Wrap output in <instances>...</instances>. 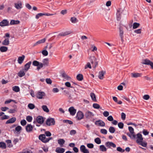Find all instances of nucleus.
Here are the masks:
<instances>
[{"label": "nucleus", "mask_w": 153, "mask_h": 153, "mask_svg": "<svg viewBox=\"0 0 153 153\" xmlns=\"http://www.w3.org/2000/svg\"><path fill=\"white\" fill-rule=\"evenodd\" d=\"M48 59L45 58L42 60L43 63L39 62L36 60H34L32 62V65L34 66H36L37 70L39 71L44 66H48L49 65Z\"/></svg>", "instance_id": "1"}, {"label": "nucleus", "mask_w": 153, "mask_h": 153, "mask_svg": "<svg viewBox=\"0 0 153 153\" xmlns=\"http://www.w3.org/2000/svg\"><path fill=\"white\" fill-rule=\"evenodd\" d=\"M141 63L143 64L150 66L151 69L153 70V62L149 59H143Z\"/></svg>", "instance_id": "2"}, {"label": "nucleus", "mask_w": 153, "mask_h": 153, "mask_svg": "<svg viewBox=\"0 0 153 153\" xmlns=\"http://www.w3.org/2000/svg\"><path fill=\"white\" fill-rule=\"evenodd\" d=\"M46 124L48 126L54 125L55 124V121L54 118H48L46 120Z\"/></svg>", "instance_id": "3"}, {"label": "nucleus", "mask_w": 153, "mask_h": 153, "mask_svg": "<svg viewBox=\"0 0 153 153\" xmlns=\"http://www.w3.org/2000/svg\"><path fill=\"white\" fill-rule=\"evenodd\" d=\"M45 119V118L42 116H39L36 118V121H34L33 123H34L37 122L39 124H42L44 123Z\"/></svg>", "instance_id": "4"}, {"label": "nucleus", "mask_w": 153, "mask_h": 153, "mask_svg": "<svg viewBox=\"0 0 153 153\" xmlns=\"http://www.w3.org/2000/svg\"><path fill=\"white\" fill-rule=\"evenodd\" d=\"M84 117V114L81 111H79L76 114V118L78 120H80L83 119Z\"/></svg>", "instance_id": "5"}, {"label": "nucleus", "mask_w": 153, "mask_h": 153, "mask_svg": "<svg viewBox=\"0 0 153 153\" xmlns=\"http://www.w3.org/2000/svg\"><path fill=\"white\" fill-rule=\"evenodd\" d=\"M53 15V14H51L48 13H40L37 14L36 15V18L38 19L40 17H41L43 16H52Z\"/></svg>", "instance_id": "6"}, {"label": "nucleus", "mask_w": 153, "mask_h": 153, "mask_svg": "<svg viewBox=\"0 0 153 153\" xmlns=\"http://www.w3.org/2000/svg\"><path fill=\"white\" fill-rule=\"evenodd\" d=\"M45 93L44 92L39 91L36 93V97L39 99H42L43 98V97L45 96Z\"/></svg>", "instance_id": "7"}, {"label": "nucleus", "mask_w": 153, "mask_h": 153, "mask_svg": "<svg viewBox=\"0 0 153 153\" xmlns=\"http://www.w3.org/2000/svg\"><path fill=\"white\" fill-rule=\"evenodd\" d=\"M15 7L17 9H20L22 7V3L21 1H19L16 3H14Z\"/></svg>", "instance_id": "8"}, {"label": "nucleus", "mask_w": 153, "mask_h": 153, "mask_svg": "<svg viewBox=\"0 0 153 153\" xmlns=\"http://www.w3.org/2000/svg\"><path fill=\"white\" fill-rule=\"evenodd\" d=\"M94 116V114L91 112L88 111H86L85 114V116L87 119H90Z\"/></svg>", "instance_id": "9"}, {"label": "nucleus", "mask_w": 153, "mask_h": 153, "mask_svg": "<svg viewBox=\"0 0 153 153\" xmlns=\"http://www.w3.org/2000/svg\"><path fill=\"white\" fill-rule=\"evenodd\" d=\"M31 63V62L29 61L25 65L24 68L23 70H24V71H25V72H26L30 68Z\"/></svg>", "instance_id": "10"}, {"label": "nucleus", "mask_w": 153, "mask_h": 153, "mask_svg": "<svg viewBox=\"0 0 153 153\" xmlns=\"http://www.w3.org/2000/svg\"><path fill=\"white\" fill-rule=\"evenodd\" d=\"M80 151L83 153H89V152L84 145H81L80 147Z\"/></svg>", "instance_id": "11"}, {"label": "nucleus", "mask_w": 153, "mask_h": 153, "mask_svg": "<svg viewBox=\"0 0 153 153\" xmlns=\"http://www.w3.org/2000/svg\"><path fill=\"white\" fill-rule=\"evenodd\" d=\"M9 25V21L7 19H3L0 22V26L1 27L8 26Z\"/></svg>", "instance_id": "12"}, {"label": "nucleus", "mask_w": 153, "mask_h": 153, "mask_svg": "<svg viewBox=\"0 0 153 153\" xmlns=\"http://www.w3.org/2000/svg\"><path fill=\"white\" fill-rule=\"evenodd\" d=\"M68 111L70 112V114L72 116H74L76 112V110L73 106L69 108Z\"/></svg>", "instance_id": "13"}, {"label": "nucleus", "mask_w": 153, "mask_h": 153, "mask_svg": "<svg viewBox=\"0 0 153 153\" xmlns=\"http://www.w3.org/2000/svg\"><path fill=\"white\" fill-rule=\"evenodd\" d=\"M95 124L96 125L101 126H104L105 125V123L101 120H99L96 121Z\"/></svg>", "instance_id": "14"}, {"label": "nucleus", "mask_w": 153, "mask_h": 153, "mask_svg": "<svg viewBox=\"0 0 153 153\" xmlns=\"http://www.w3.org/2000/svg\"><path fill=\"white\" fill-rule=\"evenodd\" d=\"M105 146L108 148H110L111 147H112L113 148H115L116 147V145L113 142H107L105 143Z\"/></svg>", "instance_id": "15"}, {"label": "nucleus", "mask_w": 153, "mask_h": 153, "mask_svg": "<svg viewBox=\"0 0 153 153\" xmlns=\"http://www.w3.org/2000/svg\"><path fill=\"white\" fill-rule=\"evenodd\" d=\"M137 140H136L137 143H140V142L143 140V138L142 137V135L140 133H138L137 135Z\"/></svg>", "instance_id": "16"}, {"label": "nucleus", "mask_w": 153, "mask_h": 153, "mask_svg": "<svg viewBox=\"0 0 153 153\" xmlns=\"http://www.w3.org/2000/svg\"><path fill=\"white\" fill-rule=\"evenodd\" d=\"M122 12L120 10H117L116 13L117 19L118 21H120L121 18Z\"/></svg>", "instance_id": "17"}, {"label": "nucleus", "mask_w": 153, "mask_h": 153, "mask_svg": "<svg viewBox=\"0 0 153 153\" xmlns=\"http://www.w3.org/2000/svg\"><path fill=\"white\" fill-rule=\"evenodd\" d=\"M16 118L15 117H13L7 120L6 122V124H11L14 123L16 121Z\"/></svg>", "instance_id": "18"}, {"label": "nucleus", "mask_w": 153, "mask_h": 153, "mask_svg": "<svg viewBox=\"0 0 153 153\" xmlns=\"http://www.w3.org/2000/svg\"><path fill=\"white\" fill-rule=\"evenodd\" d=\"M26 130L27 132L31 131L33 129V127L30 124H28L26 126Z\"/></svg>", "instance_id": "19"}, {"label": "nucleus", "mask_w": 153, "mask_h": 153, "mask_svg": "<svg viewBox=\"0 0 153 153\" xmlns=\"http://www.w3.org/2000/svg\"><path fill=\"white\" fill-rule=\"evenodd\" d=\"M131 76L134 78H137L141 77L142 75V73H132L131 74Z\"/></svg>", "instance_id": "20"}, {"label": "nucleus", "mask_w": 153, "mask_h": 153, "mask_svg": "<svg viewBox=\"0 0 153 153\" xmlns=\"http://www.w3.org/2000/svg\"><path fill=\"white\" fill-rule=\"evenodd\" d=\"M55 151L57 153H63L65 152V149L62 148L57 147Z\"/></svg>", "instance_id": "21"}, {"label": "nucleus", "mask_w": 153, "mask_h": 153, "mask_svg": "<svg viewBox=\"0 0 153 153\" xmlns=\"http://www.w3.org/2000/svg\"><path fill=\"white\" fill-rule=\"evenodd\" d=\"M25 56L23 55L21 56H19L18 58V62L19 64H21L23 62L25 58Z\"/></svg>", "instance_id": "22"}, {"label": "nucleus", "mask_w": 153, "mask_h": 153, "mask_svg": "<svg viewBox=\"0 0 153 153\" xmlns=\"http://www.w3.org/2000/svg\"><path fill=\"white\" fill-rule=\"evenodd\" d=\"M45 38H43L41 40H39L34 44L33 46H34L38 44L44 43L45 42Z\"/></svg>", "instance_id": "23"}, {"label": "nucleus", "mask_w": 153, "mask_h": 153, "mask_svg": "<svg viewBox=\"0 0 153 153\" xmlns=\"http://www.w3.org/2000/svg\"><path fill=\"white\" fill-rule=\"evenodd\" d=\"M105 73V72L103 71H100L99 73L98 76L99 78L100 79H102L103 78V77Z\"/></svg>", "instance_id": "24"}, {"label": "nucleus", "mask_w": 153, "mask_h": 153, "mask_svg": "<svg viewBox=\"0 0 153 153\" xmlns=\"http://www.w3.org/2000/svg\"><path fill=\"white\" fill-rule=\"evenodd\" d=\"M25 72L24 71V70H20L18 72L17 74L19 77H22L25 75Z\"/></svg>", "instance_id": "25"}, {"label": "nucleus", "mask_w": 153, "mask_h": 153, "mask_svg": "<svg viewBox=\"0 0 153 153\" xmlns=\"http://www.w3.org/2000/svg\"><path fill=\"white\" fill-rule=\"evenodd\" d=\"M71 32L69 31H66L65 32H62L59 34V36H64L70 34Z\"/></svg>", "instance_id": "26"}, {"label": "nucleus", "mask_w": 153, "mask_h": 153, "mask_svg": "<svg viewBox=\"0 0 153 153\" xmlns=\"http://www.w3.org/2000/svg\"><path fill=\"white\" fill-rule=\"evenodd\" d=\"M20 23V21L19 20H11L10 22V25H17L19 24Z\"/></svg>", "instance_id": "27"}, {"label": "nucleus", "mask_w": 153, "mask_h": 153, "mask_svg": "<svg viewBox=\"0 0 153 153\" xmlns=\"http://www.w3.org/2000/svg\"><path fill=\"white\" fill-rule=\"evenodd\" d=\"M65 140L63 139H59L58 140V142L61 146L62 147L63 146V145L65 143Z\"/></svg>", "instance_id": "28"}, {"label": "nucleus", "mask_w": 153, "mask_h": 153, "mask_svg": "<svg viewBox=\"0 0 153 153\" xmlns=\"http://www.w3.org/2000/svg\"><path fill=\"white\" fill-rule=\"evenodd\" d=\"M39 140L43 142L44 140L46 139L45 135V134H41L39 136Z\"/></svg>", "instance_id": "29"}, {"label": "nucleus", "mask_w": 153, "mask_h": 153, "mask_svg": "<svg viewBox=\"0 0 153 153\" xmlns=\"http://www.w3.org/2000/svg\"><path fill=\"white\" fill-rule=\"evenodd\" d=\"M10 42L9 39L7 38L5 39L2 42V44L3 45H9Z\"/></svg>", "instance_id": "30"}, {"label": "nucleus", "mask_w": 153, "mask_h": 153, "mask_svg": "<svg viewBox=\"0 0 153 153\" xmlns=\"http://www.w3.org/2000/svg\"><path fill=\"white\" fill-rule=\"evenodd\" d=\"M76 78L78 81H81L83 79V76L81 74H79L77 75Z\"/></svg>", "instance_id": "31"}, {"label": "nucleus", "mask_w": 153, "mask_h": 153, "mask_svg": "<svg viewBox=\"0 0 153 153\" xmlns=\"http://www.w3.org/2000/svg\"><path fill=\"white\" fill-rule=\"evenodd\" d=\"M8 50V48L7 47L2 46L0 47V51L1 52H5Z\"/></svg>", "instance_id": "32"}, {"label": "nucleus", "mask_w": 153, "mask_h": 153, "mask_svg": "<svg viewBox=\"0 0 153 153\" xmlns=\"http://www.w3.org/2000/svg\"><path fill=\"white\" fill-rule=\"evenodd\" d=\"M62 76L63 77L68 80L71 79V77L66 74L64 71L62 74Z\"/></svg>", "instance_id": "33"}, {"label": "nucleus", "mask_w": 153, "mask_h": 153, "mask_svg": "<svg viewBox=\"0 0 153 153\" xmlns=\"http://www.w3.org/2000/svg\"><path fill=\"white\" fill-rule=\"evenodd\" d=\"M90 96L93 101L95 102H97L96 96L95 94L94 93L91 92L90 93Z\"/></svg>", "instance_id": "34"}, {"label": "nucleus", "mask_w": 153, "mask_h": 153, "mask_svg": "<svg viewBox=\"0 0 153 153\" xmlns=\"http://www.w3.org/2000/svg\"><path fill=\"white\" fill-rule=\"evenodd\" d=\"M12 90L16 92H18L20 91V88L18 86H17L13 87Z\"/></svg>", "instance_id": "35"}, {"label": "nucleus", "mask_w": 153, "mask_h": 153, "mask_svg": "<svg viewBox=\"0 0 153 153\" xmlns=\"http://www.w3.org/2000/svg\"><path fill=\"white\" fill-rule=\"evenodd\" d=\"M100 149L102 152H106L107 149L104 145H101L100 146Z\"/></svg>", "instance_id": "36"}, {"label": "nucleus", "mask_w": 153, "mask_h": 153, "mask_svg": "<svg viewBox=\"0 0 153 153\" xmlns=\"http://www.w3.org/2000/svg\"><path fill=\"white\" fill-rule=\"evenodd\" d=\"M42 108L44 111L47 113L49 112V110L46 105H43Z\"/></svg>", "instance_id": "37"}, {"label": "nucleus", "mask_w": 153, "mask_h": 153, "mask_svg": "<svg viewBox=\"0 0 153 153\" xmlns=\"http://www.w3.org/2000/svg\"><path fill=\"white\" fill-rule=\"evenodd\" d=\"M6 142L7 143V145L9 147L11 148L13 146V145L12 144L11 140H7L6 141Z\"/></svg>", "instance_id": "38"}, {"label": "nucleus", "mask_w": 153, "mask_h": 153, "mask_svg": "<svg viewBox=\"0 0 153 153\" xmlns=\"http://www.w3.org/2000/svg\"><path fill=\"white\" fill-rule=\"evenodd\" d=\"M0 148L3 149H5L6 148L5 143L3 142H0Z\"/></svg>", "instance_id": "39"}, {"label": "nucleus", "mask_w": 153, "mask_h": 153, "mask_svg": "<svg viewBox=\"0 0 153 153\" xmlns=\"http://www.w3.org/2000/svg\"><path fill=\"white\" fill-rule=\"evenodd\" d=\"M91 62L92 64L94 63V61H95L97 60V59L95 58L94 56H91L90 58Z\"/></svg>", "instance_id": "40"}, {"label": "nucleus", "mask_w": 153, "mask_h": 153, "mask_svg": "<svg viewBox=\"0 0 153 153\" xmlns=\"http://www.w3.org/2000/svg\"><path fill=\"white\" fill-rule=\"evenodd\" d=\"M140 24L139 23L137 22H134L133 24V29H135L138 28L140 25Z\"/></svg>", "instance_id": "41"}, {"label": "nucleus", "mask_w": 153, "mask_h": 153, "mask_svg": "<svg viewBox=\"0 0 153 153\" xmlns=\"http://www.w3.org/2000/svg\"><path fill=\"white\" fill-rule=\"evenodd\" d=\"M109 131L111 133H114L115 131V128L113 127L110 126L109 128Z\"/></svg>", "instance_id": "42"}, {"label": "nucleus", "mask_w": 153, "mask_h": 153, "mask_svg": "<svg viewBox=\"0 0 153 153\" xmlns=\"http://www.w3.org/2000/svg\"><path fill=\"white\" fill-rule=\"evenodd\" d=\"M13 102L15 103H16L17 102H16V101L15 100H12V99H10L9 100H7L5 101L4 102L5 104H7L10 103L11 102Z\"/></svg>", "instance_id": "43"}, {"label": "nucleus", "mask_w": 153, "mask_h": 153, "mask_svg": "<svg viewBox=\"0 0 153 153\" xmlns=\"http://www.w3.org/2000/svg\"><path fill=\"white\" fill-rule=\"evenodd\" d=\"M28 108L30 109H33L35 108V105L32 103H29L28 105Z\"/></svg>", "instance_id": "44"}, {"label": "nucleus", "mask_w": 153, "mask_h": 153, "mask_svg": "<svg viewBox=\"0 0 153 153\" xmlns=\"http://www.w3.org/2000/svg\"><path fill=\"white\" fill-rule=\"evenodd\" d=\"M94 141L97 144H100L101 143V139L99 137H97L95 138Z\"/></svg>", "instance_id": "45"}, {"label": "nucleus", "mask_w": 153, "mask_h": 153, "mask_svg": "<svg viewBox=\"0 0 153 153\" xmlns=\"http://www.w3.org/2000/svg\"><path fill=\"white\" fill-rule=\"evenodd\" d=\"M119 31L120 36H123V28L121 27H119Z\"/></svg>", "instance_id": "46"}, {"label": "nucleus", "mask_w": 153, "mask_h": 153, "mask_svg": "<svg viewBox=\"0 0 153 153\" xmlns=\"http://www.w3.org/2000/svg\"><path fill=\"white\" fill-rule=\"evenodd\" d=\"M138 143L144 147H146L147 145V143L146 142H143V141L140 142V143Z\"/></svg>", "instance_id": "47"}, {"label": "nucleus", "mask_w": 153, "mask_h": 153, "mask_svg": "<svg viewBox=\"0 0 153 153\" xmlns=\"http://www.w3.org/2000/svg\"><path fill=\"white\" fill-rule=\"evenodd\" d=\"M22 129V127L19 126H18L16 127L15 128V131H17V132H19ZM20 132H19V134Z\"/></svg>", "instance_id": "48"}, {"label": "nucleus", "mask_w": 153, "mask_h": 153, "mask_svg": "<svg viewBox=\"0 0 153 153\" xmlns=\"http://www.w3.org/2000/svg\"><path fill=\"white\" fill-rule=\"evenodd\" d=\"M93 107L94 108L97 109H98L100 108V105L97 103H94L93 105Z\"/></svg>", "instance_id": "49"}, {"label": "nucleus", "mask_w": 153, "mask_h": 153, "mask_svg": "<svg viewBox=\"0 0 153 153\" xmlns=\"http://www.w3.org/2000/svg\"><path fill=\"white\" fill-rule=\"evenodd\" d=\"M118 126L120 128L123 129L124 127V124L122 122H120L118 123Z\"/></svg>", "instance_id": "50"}, {"label": "nucleus", "mask_w": 153, "mask_h": 153, "mask_svg": "<svg viewBox=\"0 0 153 153\" xmlns=\"http://www.w3.org/2000/svg\"><path fill=\"white\" fill-rule=\"evenodd\" d=\"M33 119L32 117L30 116H28L26 117V119L29 122H31Z\"/></svg>", "instance_id": "51"}, {"label": "nucleus", "mask_w": 153, "mask_h": 153, "mask_svg": "<svg viewBox=\"0 0 153 153\" xmlns=\"http://www.w3.org/2000/svg\"><path fill=\"white\" fill-rule=\"evenodd\" d=\"M10 117L9 116L5 115L1 117L0 118V120H3L5 119H9Z\"/></svg>", "instance_id": "52"}, {"label": "nucleus", "mask_w": 153, "mask_h": 153, "mask_svg": "<svg viewBox=\"0 0 153 153\" xmlns=\"http://www.w3.org/2000/svg\"><path fill=\"white\" fill-rule=\"evenodd\" d=\"M63 122L64 123H68L69 124L71 125L73 124V122L71 120H64Z\"/></svg>", "instance_id": "53"}, {"label": "nucleus", "mask_w": 153, "mask_h": 153, "mask_svg": "<svg viewBox=\"0 0 153 153\" xmlns=\"http://www.w3.org/2000/svg\"><path fill=\"white\" fill-rule=\"evenodd\" d=\"M71 21L73 23H75L77 22V19L75 17H72L71 19Z\"/></svg>", "instance_id": "54"}, {"label": "nucleus", "mask_w": 153, "mask_h": 153, "mask_svg": "<svg viewBox=\"0 0 153 153\" xmlns=\"http://www.w3.org/2000/svg\"><path fill=\"white\" fill-rule=\"evenodd\" d=\"M128 128L129 132L131 134H133V133H134V129L132 127L129 126Z\"/></svg>", "instance_id": "55"}, {"label": "nucleus", "mask_w": 153, "mask_h": 153, "mask_svg": "<svg viewBox=\"0 0 153 153\" xmlns=\"http://www.w3.org/2000/svg\"><path fill=\"white\" fill-rule=\"evenodd\" d=\"M65 85L67 87H70L74 88V87L71 86L70 83L68 82H66L65 83Z\"/></svg>", "instance_id": "56"}, {"label": "nucleus", "mask_w": 153, "mask_h": 153, "mask_svg": "<svg viewBox=\"0 0 153 153\" xmlns=\"http://www.w3.org/2000/svg\"><path fill=\"white\" fill-rule=\"evenodd\" d=\"M100 132L102 134H107V131L105 129H102L100 130Z\"/></svg>", "instance_id": "57"}, {"label": "nucleus", "mask_w": 153, "mask_h": 153, "mask_svg": "<svg viewBox=\"0 0 153 153\" xmlns=\"http://www.w3.org/2000/svg\"><path fill=\"white\" fill-rule=\"evenodd\" d=\"M20 123L22 126H25L27 122L25 120L23 119L21 121Z\"/></svg>", "instance_id": "58"}, {"label": "nucleus", "mask_w": 153, "mask_h": 153, "mask_svg": "<svg viewBox=\"0 0 153 153\" xmlns=\"http://www.w3.org/2000/svg\"><path fill=\"white\" fill-rule=\"evenodd\" d=\"M117 151H118V152H123L125 151V150L123 149L120 147H117Z\"/></svg>", "instance_id": "59"}, {"label": "nucleus", "mask_w": 153, "mask_h": 153, "mask_svg": "<svg viewBox=\"0 0 153 153\" xmlns=\"http://www.w3.org/2000/svg\"><path fill=\"white\" fill-rule=\"evenodd\" d=\"M42 52L43 55L45 56H47L48 54V52L46 50L42 51Z\"/></svg>", "instance_id": "60"}, {"label": "nucleus", "mask_w": 153, "mask_h": 153, "mask_svg": "<svg viewBox=\"0 0 153 153\" xmlns=\"http://www.w3.org/2000/svg\"><path fill=\"white\" fill-rule=\"evenodd\" d=\"M143 133L144 135H147L149 134V131H148L147 130L144 129L143 131Z\"/></svg>", "instance_id": "61"}, {"label": "nucleus", "mask_w": 153, "mask_h": 153, "mask_svg": "<svg viewBox=\"0 0 153 153\" xmlns=\"http://www.w3.org/2000/svg\"><path fill=\"white\" fill-rule=\"evenodd\" d=\"M87 146L90 149H92L94 148V145L93 144L91 143H88L87 144Z\"/></svg>", "instance_id": "62"}, {"label": "nucleus", "mask_w": 153, "mask_h": 153, "mask_svg": "<svg viewBox=\"0 0 153 153\" xmlns=\"http://www.w3.org/2000/svg\"><path fill=\"white\" fill-rule=\"evenodd\" d=\"M87 68H89L90 69L91 68V66L90 63L89 62H88L87 64L85 66V69Z\"/></svg>", "instance_id": "63"}, {"label": "nucleus", "mask_w": 153, "mask_h": 153, "mask_svg": "<svg viewBox=\"0 0 153 153\" xmlns=\"http://www.w3.org/2000/svg\"><path fill=\"white\" fill-rule=\"evenodd\" d=\"M46 83L49 84H51L52 82V81L50 78H47L46 79Z\"/></svg>", "instance_id": "64"}]
</instances>
